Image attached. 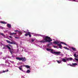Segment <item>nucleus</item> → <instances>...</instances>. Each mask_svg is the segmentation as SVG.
<instances>
[{
    "instance_id": "nucleus-1",
    "label": "nucleus",
    "mask_w": 78,
    "mask_h": 78,
    "mask_svg": "<svg viewBox=\"0 0 78 78\" xmlns=\"http://www.w3.org/2000/svg\"><path fill=\"white\" fill-rule=\"evenodd\" d=\"M52 41V40L51 39V38L49 37L45 36L44 38H43V40L40 41V42H43L44 43L45 42H50Z\"/></svg>"
},
{
    "instance_id": "nucleus-2",
    "label": "nucleus",
    "mask_w": 78,
    "mask_h": 78,
    "mask_svg": "<svg viewBox=\"0 0 78 78\" xmlns=\"http://www.w3.org/2000/svg\"><path fill=\"white\" fill-rule=\"evenodd\" d=\"M16 59L19 61H22V62H25V61H27V59H26L25 57L20 58L16 57Z\"/></svg>"
},
{
    "instance_id": "nucleus-3",
    "label": "nucleus",
    "mask_w": 78,
    "mask_h": 78,
    "mask_svg": "<svg viewBox=\"0 0 78 78\" xmlns=\"http://www.w3.org/2000/svg\"><path fill=\"white\" fill-rule=\"evenodd\" d=\"M6 41L7 42V43H9V44H14V45L17 44V43H16V41H13L12 42H11L9 41L6 40Z\"/></svg>"
},
{
    "instance_id": "nucleus-4",
    "label": "nucleus",
    "mask_w": 78,
    "mask_h": 78,
    "mask_svg": "<svg viewBox=\"0 0 78 78\" xmlns=\"http://www.w3.org/2000/svg\"><path fill=\"white\" fill-rule=\"evenodd\" d=\"M46 50L47 51H50L51 53H52V54H55V51L53 52V49L47 48H46Z\"/></svg>"
},
{
    "instance_id": "nucleus-5",
    "label": "nucleus",
    "mask_w": 78,
    "mask_h": 78,
    "mask_svg": "<svg viewBox=\"0 0 78 78\" xmlns=\"http://www.w3.org/2000/svg\"><path fill=\"white\" fill-rule=\"evenodd\" d=\"M25 36H29L30 37H31V32H28V33H26L25 34Z\"/></svg>"
},
{
    "instance_id": "nucleus-6",
    "label": "nucleus",
    "mask_w": 78,
    "mask_h": 78,
    "mask_svg": "<svg viewBox=\"0 0 78 78\" xmlns=\"http://www.w3.org/2000/svg\"><path fill=\"white\" fill-rule=\"evenodd\" d=\"M5 47H6L7 48H8L9 50V51L10 53H11V54H12V51H11V48L10 47H9V46L8 45H6L5 46Z\"/></svg>"
},
{
    "instance_id": "nucleus-7",
    "label": "nucleus",
    "mask_w": 78,
    "mask_h": 78,
    "mask_svg": "<svg viewBox=\"0 0 78 78\" xmlns=\"http://www.w3.org/2000/svg\"><path fill=\"white\" fill-rule=\"evenodd\" d=\"M60 54H61V52L60 51L54 52V55H60Z\"/></svg>"
},
{
    "instance_id": "nucleus-8",
    "label": "nucleus",
    "mask_w": 78,
    "mask_h": 78,
    "mask_svg": "<svg viewBox=\"0 0 78 78\" xmlns=\"http://www.w3.org/2000/svg\"><path fill=\"white\" fill-rule=\"evenodd\" d=\"M73 58H72L70 57L66 58V61H72Z\"/></svg>"
},
{
    "instance_id": "nucleus-9",
    "label": "nucleus",
    "mask_w": 78,
    "mask_h": 78,
    "mask_svg": "<svg viewBox=\"0 0 78 78\" xmlns=\"http://www.w3.org/2000/svg\"><path fill=\"white\" fill-rule=\"evenodd\" d=\"M77 66V63H72V65H70V66H71V67H73L74 66Z\"/></svg>"
},
{
    "instance_id": "nucleus-10",
    "label": "nucleus",
    "mask_w": 78,
    "mask_h": 78,
    "mask_svg": "<svg viewBox=\"0 0 78 78\" xmlns=\"http://www.w3.org/2000/svg\"><path fill=\"white\" fill-rule=\"evenodd\" d=\"M23 67H25L27 69H30V67L28 65H23Z\"/></svg>"
},
{
    "instance_id": "nucleus-11",
    "label": "nucleus",
    "mask_w": 78,
    "mask_h": 78,
    "mask_svg": "<svg viewBox=\"0 0 78 78\" xmlns=\"http://www.w3.org/2000/svg\"><path fill=\"white\" fill-rule=\"evenodd\" d=\"M53 43L54 44H56L57 45H58V44H59V42L58 41H55Z\"/></svg>"
},
{
    "instance_id": "nucleus-12",
    "label": "nucleus",
    "mask_w": 78,
    "mask_h": 78,
    "mask_svg": "<svg viewBox=\"0 0 78 78\" xmlns=\"http://www.w3.org/2000/svg\"><path fill=\"white\" fill-rule=\"evenodd\" d=\"M57 45L58 46H59V48H62V45L61 44H58Z\"/></svg>"
},
{
    "instance_id": "nucleus-13",
    "label": "nucleus",
    "mask_w": 78,
    "mask_h": 78,
    "mask_svg": "<svg viewBox=\"0 0 78 78\" xmlns=\"http://www.w3.org/2000/svg\"><path fill=\"white\" fill-rule=\"evenodd\" d=\"M7 27L8 28H11V25L10 24H8Z\"/></svg>"
},
{
    "instance_id": "nucleus-14",
    "label": "nucleus",
    "mask_w": 78,
    "mask_h": 78,
    "mask_svg": "<svg viewBox=\"0 0 78 78\" xmlns=\"http://www.w3.org/2000/svg\"><path fill=\"white\" fill-rule=\"evenodd\" d=\"M17 34L16 33H10V35H11V36H13V34Z\"/></svg>"
},
{
    "instance_id": "nucleus-15",
    "label": "nucleus",
    "mask_w": 78,
    "mask_h": 78,
    "mask_svg": "<svg viewBox=\"0 0 78 78\" xmlns=\"http://www.w3.org/2000/svg\"><path fill=\"white\" fill-rule=\"evenodd\" d=\"M1 35H2V36L4 37H6L5 36V35H4V34L3 33H0Z\"/></svg>"
},
{
    "instance_id": "nucleus-16",
    "label": "nucleus",
    "mask_w": 78,
    "mask_h": 78,
    "mask_svg": "<svg viewBox=\"0 0 78 78\" xmlns=\"http://www.w3.org/2000/svg\"><path fill=\"white\" fill-rule=\"evenodd\" d=\"M8 69H7L6 70L4 71V70L3 71V72H2V73H5V72H8Z\"/></svg>"
},
{
    "instance_id": "nucleus-17",
    "label": "nucleus",
    "mask_w": 78,
    "mask_h": 78,
    "mask_svg": "<svg viewBox=\"0 0 78 78\" xmlns=\"http://www.w3.org/2000/svg\"><path fill=\"white\" fill-rule=\"evenodd\" d=\"M62 61H63V62H66V60L65 59H62Z\"/></svg>"
},
{
    "instance_id": "nucleus-18",
    "label": "nucleus",
    "mask_w": 78,
    "mask_h": 78,
    "mask_svg": "<svg viewBox=\"0 0 78 78\" xmlns=\"http://www.w3.org/2000/svg\"><path fill=\"white\" fill-rule=\"evenodd\" d=\"M72 49L73 50V51H76V49L75 48L72 47Z\"/></svg>"
},
{
    "instance_id": "nucleus-19",
    "label": "nucleus",
    "mask_w": 78,
    "mask_h": 78,
    "mask_svg": "<svg viewBox=\"0 0 78 78\" xmlns=\"http://www.w3.org/2000/svg\"><path fill=\"white\" fill-rule=\"evenodd\" d=\"M74 56L75 58H78V56H77L76 54H75L74 55Z\"/></svg>"
},
{
    "instance_id": "nucleus-20",
    "label": "nucleus",
    "mask_w": 78,
    "mask_h": 78,
    "mask_svg": "<svg viewBox=\"0 0 78 78\" xmlns=\"http://www.w3.org/2000/svg\"><path fill=\"white\" fill-rule=\"evenodd\" d=\"M60 43L62 44H63L64 45H67V44H66L65 43H64L63 42H60Z\"/></svg>"
},
{
    "instance_id": "nucleus-21",
    "label": "nucleus",
    "mask_w": 78,
    "mask_h": 78,
    "mask_svg": "<svg viewBox=\"0 0 78 78\" xmlns=\"http://www.w3.org/2000/svg\"><path fill=\"white\" fill-rule=\"evenodd\" d=\"M63 48H65V49H66V50H69V49L67 47H63Z\"/></svg>"
},
{
    "instance_id": "nucleus-22",
    "label": "nucleus",
    "mask_w": 78,
    "mask_h": 78,
    "mask_svg": "<svg viewBox=\"0 0 78 78\" xmlns=\"http://www.w3.org/2000/svg\"><path fill=\"white\" fill-rule=\"evenodd\" d=\"M26 72L27 73H30V70L29 69H28L27 70Z\"/></svg>"
},
{
    "instance_id": "nucleus-23",
    "label": "nucleus",
    "mask_w": 78,
    "mask_h": 78,
    "mask_svg": "<svg viewBox=\"0 0 78 78\" xmlns=\"http://www.w3.org/2000/svg\"><path fill=\"white\" fill-rule=\"evenodd\" d=\"M58 63V64H60V63H61V61H59L58 60H57L56 61Z\"/></svg>"
},
{
    "instance_id": "nucleus-24",
    "label": "nucleus",
    "mask_w": 78,
    "mask_h": 78,
    "mask_svg": "<svg viewBox=\"0 0 78 78\" xmlns=\"http://www.w3.org/2000/svg\"><path fill=\"white\" fill-rule=\"evenodd\" d=\"M1 23H3V24H6V23H5V22L4 21H2L1 22Z\"/></svg>"
},
{
    "instance_id": "nucleus-25",
    "label": "nucleus",
    "mask_w": 78,
    "mask_h": 78,
    "mask_svg": "<svg viewBox=\"0 0 78 78\" xmlns=\"http://www.w3.org/2000/svg\"><path fill=\"white\" fill-rule=\"evenodd\" d=\"M18 68L20 69V70H22V68H21L20 67H19Z\"/></svg>"
},
{
    "instance_id": "nucleus-26",
    "label": "nucleus",
    "mask_w": 78,
    "mask_h": 78,
    "mask_svg": "<svg viewBox=\"0 0 78 78\" xmlns=\"http://www.w3.org/2000/svg\"><path fill=\"white\" fill-rule=\"evenodd\" d=\"M34 41H35V40L34 39H31V42H33Z\"/></svg>"
},
{
    "instance_id": "nucleus-27",
    "label": "nucleus",
    "mask_w": 78,
    "mask_h": 78,
    "mask_svg": "<svg viewBox=\"0 0 78 78\" xmlns=\"http://www.w3.org/2000/svg\"><path fill=\"white\" fill-rule=\"evenodd\" d=\"M24 33H28V32L24 31Z\"/></svg>"
},
{
    "instance_id": "nucleus-28",
    "label": "nucleus",
    "mask_w": 78,
    "mask_h": 78,
    "mask_svg": "<svg viewBox=\"0 0 78 78\" xmlns=\"http://www.w3.org/2000/svg\"><path fill=\"white\" fill-rule=\"evenodd\" d=\"M9 37L10 38V39H12V37L11 36H9Z\"/></svg>"
},
{
    "instance_id": "nucleus-29",
    "label": "nucleus",
    "mask_w": 78,
    "mask_h": 78,
    "mask_svg": "<svg viewBox=\"0 0 78 78\" xmlns=\"http://www.w3.org/2000/svg\"><path fill=\"white\" fill-rule=\"evenodd\" d=\"M18 31V30H15V32H17Z\"/></svg>"
},
{
    "instance_id": "nucleus-30",
    "label": "nucleus",
    "mask_w": 78,
    "mask_h": 78,
    "mask_svg": "<svg viewBox=\"0 0 78 78\" xmlns=\"http://www.w3.org/2000/svg\"><path fill=\"white\" fill-rule=\"evenodd\" d=\"M15 38H16V39H19V37H15Z\"/></svg>"
},
{
    "instance_id": "nucleus-31",
    "label": "nucleus",
    "mask_w": 78,
    "mask_h": 78,
    "mask_svg": "<svg viewBox=\"0 0 78 78\" xmlns=\"http://www.w3.org/2000/svg\"><path fill=\"white\" fill-rule=\"evenodd\" d=\"M54 48H57V46H54Z\"/></svg>"
},
{
    "instance_id": "nucleus-32",
    "label": "nucleus",
    "mask_w": 78,
    "mask_h": 78,
    "mask_svg": "<svg viewBox=\"0 0 78 78\" xmlns=\"http://www.w3.org/2000/svg\"><path fill=\"white\" fill-rule=\"evenodd\" d=\"M67 66H70V65H72V64H67Z\"/></svg>"
},
{
    "instance_id": "nucleus-33",
    "label": "nucleus",
    "mask_w": 78,
    "mask_h": 78,
    "mask_svg": "<svg viewBox=\"0 0 78 78\" xmlns=\"http://www.w3.org/2000/svg\"><path fill=\"white\" fill-rule=\"evenodd\" d=\"M18 33H21V32H20V31H19V30H18Z\"/></svg>"
},
{
    "instance_id": "nucleus-34",
    "label": "nucleus",
    "mask_w": 78,
    "mask_h": 78,
    "mask_svg": "<svg viewBox=\"0 0 78 78\" xmlns=\"http://www.w3.org/2000/svg\"><path fill=\"white\" fill-rule=\"evenodd\" d=\"M20 67H21V68H22V67H23V66H20Z\"/></svg>"
},
{
    "instance_id": "nucleus-35",
    "label": "nucleus",
    "mask_w": 78,
    "mask_h": 78,
    "mask_svg": "<svg viewBox=\"0 0 78 78\" xmlns=\"http://www.w3.org/2000/svg\"><path fill=\"white\" fill-rule=\"evenodd\" d=\"M3 49H5V47H4L3 48Z\"/></svg>"
},
{
    "instance_id": "nucleus-36",
    "label": "nucleus",
    "mask_w": 78,
    "mask_h": 78,
    "mask_svg": "<svg viewBox=\"0 0 78 78\" xmlns=\"http://www.w3.org/2000/svg\"><path fill=\"white\" fill-rule=\"evenodd\" d=\"M1 73H2V72H0V74H1Z\"/></svg>"
},
{
    "instance_id": "nucleus-37",
    "label": "nucleus",
    "mask_w": 78,
    "mask_h": 78,
    "mask_svg": "<svg viewBox=\"0 0 78 78\" xmlns=\"http://www.w3.org/2000/svg\"><path fill=\"white\" fill-rule=\"evenodd\" d=\"M61 55L62 56H63V54H62Z\"/></svg>"
},
{
    "instance_id": "nucleus-38",
    "label": "nucleus",
    "mask_w": 78,
    "mask_h": 78,
    "mask_svg": "<svg viewBox=\"0 0 78 78\" xmlns=\"http://www.w3.org/2000/svg\"><path fill=\"white\" fill-rule=\"evenodd\" d=\"M10 62H12V61H10Z\"/></svg>"
},
{
    "instance_id": "nucleus-39",
    "label": "nucleus",
    "mask_w": 78,
    "mask_h": 78,
    "mask_svg": "<svg viewBox=\"0 0 78 78\" xmlns=\"http://www.w3.org/2000/svg\"><path fill=\"white\" fill-rule=\"evenodd\" d=\"M73 1H75V0H73Z\"/></svg>"
},
{
    "instance_id": "nucleus-40",
    "label": "nucleus",
    "mask_w": 78,
    "mask_h": 78,
    "mask_svg": "<svg viewBox=\"0 0 78 78\" xmlns=\"http://www.w3.org/2000/svg\"><path fill=\"white\" fill-rule=\"evenodd\" d=\"M9 45H10V44H9Z\"/></svg>"
},
{
    "instance_id": "nucleus-41",
    "label": "nucleus",
    "mask_w": 78,
    "mask_h": 78,
    "mask_svg": "<svg viewBox=\"0 0 78 78\" xmlns=\"http://www.w3.org/2000/svg\"><path fill=\"white\" fill-rule=\"evenodd\" d=\"M49 45H50V44H49Z\"/></svg>"
},
{
    "instance_id": "nucleus-42",
    "label": "nucleus",
    "mask_w": 78,
    "mask_h": 78,
    "mask_svg": "<svg viewBox=\"0 0 78 78\" xmlns=\"http://www.w3.org/2000/svg\"><path fill=\"white\" fill-rule=\"evenodd\" d=\"M78 56V55H77Z\"/></svg>"
}]
</instances>
